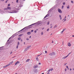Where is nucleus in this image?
Returning <instances> with one entry per match:
<instances>
[{"label": "nucleus", "instance_id": "0e129e2a", "mask_svg": "<svg viewBox=\"0 0 74 74\" xmlns=\"http://www.w3.org/2000/svg\"><path fill=\"white\" fill-rule=\"evenodd\" d=\"M24 44L25 45V42H24Z\"/></svg>", "mask_w": 74, "mask_h": 74}, {"label": "nucleus", "instance_id": "0eeeda50", "mask_svg": "<svg viewBox=\"0 0 74 74\" xmlns=\"http://www.w3.org/2000/svg\"><path fill=\"white\" fill-rule=\"evenodd\" d=\"M20 62L18 61L16 63H15V65H16V64H18V63H19Z\"/></svg>", "mask_w": 74, "mask_h": 74}, {"label": "nucleus", "instance_id": "37998d69", "mask_svg": "<svg viewBox=\"0 0 74 74\" xmlns=\"http://www.w3.org/2000/svg\"><path fill=\"white\" fill-rule=\"evenodd\" d=\"M67 64V63H65L64 64V65H65V66H66V65Z\"/></svg>", "mask_w": 74, "mask_h": 74}, {"label": "nucleus", "instance_id": "72a5a7b5", "mask_svg": "<svg viewBox=\"0 0 74 74\" xmlns=\"http://www.w3.org/2000/svg\"><path fill=\"white\" fill-rule=\"evenodd\" d=\"M50 71H51V70L50 69H49L48 71V72H49H49Z\"/></svg>", "mask_w": 74, "mask_h": 74}, {"label": "nucleus", "instance_id": "f257e3e1", "mask_svg": "<svg viewBox=\"0 0 74 74\" xmlns=\"http://www.w3.org/2000/svg\"><path fill=\"white\" fill-rule=\"evenodd\" d=\"M58 11L59 12V13H60V14H62V10H61L60 9L58 8Z\"/></svg>", "mask_w": 74, "mask_h": 74}, {"label": "nucleus", "instance_id": "ea45409f", "mask_svg": "<svg viewBox=\"0 0 74 74\" xmlns=\"http://www.w3.org/2000/svg\"><path fill=\"white\" fill-rule=\"evenodd\" d=\"M71 3H73V1H71Z\"/></svg>", "mask_w": 74, "mask_h": 74}, {"label": "nucleus", "instance_id": "09e8293b", "mask_svg": "<svg viewBox=\"0 0 74 74\" xmlns=\"http://www.w3.org/2000/svg\"><path fill=\"white\" fill-rule=\"evenodd\" d=\"M47 32H48V31H49V29H47Z\"/></svg>", "mask_w": 74, "mask_h": 74}, {"label": "nucleus", "instance_id": "5fc2aeb1", "mask_svg": "<svg viewBox=\"0 0 74 74\" xmlns=\"http://www.w3.org/2000/svg\"><path fill=\"white\" fill-rule=\"evenodd\" d=\"M72 36L73 37H74V35H72Z\"/></svg>", "mask_w": 74, "mask_h": 74}, {"label": "nucleus", "instance_id": "c03bdc74", "mask_svg": "<svg viewBox=\"0 0 74 74\" xmlns=\"http://www.w3.org/2000/svg\"><path fill=\"white\" fill-rule=\"evenodd\" d=\"M33 31H34L33 30H31V32H33Z\"/></svg>", "mask_w": 74, "mask_h": 74}, {"label": "nucleus", "instance_id": "423d86ee", "mask_svg": "<svg viewBox=\"0 0 74 74\" xmlns=\"http://www.w3.org/2000/svg\"><path fill=\"white\" fill-rule=\"evenodd\" d=\"M38 67V65H36L34 66V68H37Z\"/></svg>", "mask_w": 74, "mask_h": 74}, {"label": "nucleus", "instance_id": "473e14b6", "mask_svg": "<svg viewBox=\"0 0 74 74\" xmlns=\"http://www.w3.org/2000/svg\"><path fill=\"white\" fill-rule=\"evenodd\" d=\"M65 2H63V5H65Z\"/></svg>", "mask_w": 74, "mask_h": 74}, {"label": "nucleus", "instance_id": "6ab92c4d", "mask_svg": "<svg viewBox=\"0 0 74 74\" xmlns=\"http://www.w3.org/2000/svg\"><path fill=\"white\" fill-rule=\"evenodd\" d=\"M23 35V34H20L18 35V37H21Z\"/></svg>", "mask_w": 74, "mask_h": 74}, {"label": "nucleus", "instance_id": "f704fd0d", "mask_svg": "<svg viewBox=\"0 0 74 74\" xmlns=\"http://www.w3.org/2000/svg\"><path fill=\"white\" fill-rule=\"evenodd\" d=\"M41 35H43V32H42Z\"/></svg>", "mask_w": 74, "mask_h": 74}, {"label": "nucleus", "instance_id": "1a4fd4ad", "mask_svg": "<svg viewBox=\"0 0 74 74\" xmlns=\"http://www.w3.org/2000/svg\"><path fill=\"white\" fill-rule=\"evenodd\" d=\"M7 8L8 9V10H11V7H7Z\"/></svg>", "mask_w": 74, "mask_h": 74}, {"label": "nucleus", "instance_id": "5701e85b", "mask_svg": "<svg viewBox=\"0 0 74 74\" xmlns=\"http://www.w3.org/2000/svg\"><path fill=\"white\" fill-rule=\"evenodd\" d=\"M18 40H21V38L19 37L18 38Z\"/></svg>", "mask_w": 74, "mask_h": 74}, {"label": "nucleus", "instance_id": "a878e982", "mask_svg": "<svg viewBox=\"0 0 74 74\" xmlns=\"http://www.w3.org/2000/svg\"><path fill=\"white\" fill-rule=\"evenodd\" d=\"M24 29H25V28H24L23 29H21V30H20V31H19V32H21V31H22V30H24Z\"/></svg>", "mask_w": 74, "mask_h": 74}, {"label": "nucleus", "instance_id": "20e7f679", "mask_svg": "<svg viewBox=\"0 0 74 74\" xmlns=\"http://www.w3.org/2000/svg\"><path fill=\"white\" fill-rule=\"evenodd\" d=\"M71 43H70L68 42V46L69 47L71 46Z\"/></svg>", "mask_w": 74, "mask_h": 74}, {"label": "nucleus", "instance_id": "338daca9", "mask_svg": "<svg viewBox=\"0 0 74 74\" xmlns=\"http://www.w3.org/2000/svg\"><path fill=\"white\" fill-rule=\"evenodd\" d=\"M44 73H42L41 74H44Z\"/></svg>", "mask_w": 74, "mask_h": 74}, {"label": "nucleus", "instance_id": "a211bd4d", "mask_svg": "<svg viewBox=\"0 0 74 74\" xmlns=\"http://www.w3.org/2000/svg\"><path fill=\"white\" fill-rule=\"evenodd\" d=\"M36 60L37 61H38V57H36Z\"/></svg>", "mask_w": 74, "mask_h": 74}, {"label": "nucleus", "instance_id": "cd10ccee", "mask_svg": "<svg viewBox=\"0 0 74 74\" xmlns=\"http://www.w3.org/2000/svg\"><path fill=\"white\" fill-rule=\"evenodd\" d=\"M18 0H16V3H18Z\"/></svg>", "mask_w": 74, "mask_h": 74}, {"label": "nucleus", "instance_id": "7c9ffc66", "mask_svg": "<svg viewBox=\"0 0 74 74\" xmlns=\"http://www.w3.org/2000/svg\"><path fill=\"white\" fill-rule=\"evenodd\" d=\"M63 8H64V6L63 5H62V9H63Z\"/></svg>", "mask_w": 74, "mask_h": 74}, {"label": "nucleus", "instance_id": "6e6d98bb", "mask_svg": "<svg viewBox=\"0 0 74 74\" xmlns=\"http://www.w3.org/2000/svg\"><path fill=\"white\" fill-rule=\"evenodd\" d=\"M21 42H22V39L21 40Z\"/></svg>", "mask_w": 74, "mask_h": 74}, {"label": "nucleus", "instance_id": "f8f14e48", "mask_svg": "<svg viewBox=\"0 0 74 74\" xmlns=\"http://www.w3.org/2000/svg\"><path fill=\"white\" fill-rule=\"evenodd\" d=\"M59 16H60V20H62V17H61V15H59Z\"/></svg>", "mask_w": 74, "mask_h": 74}, {"label": "nucleus", "instance_id": "2f4dec72", "mask_svg": "<svg viewBox=\"0 0 74 74\" xmlns=\"http://www.w3.org/2000/svg\"><path fill=\"white\" fill-rule=\"evenodd\" d=\"M18 46H19V45H17V46H16V47L17 49H18Z\"/></svg>", "mask_w": 74, "mask_h": 74}, {"label": "nucleus", "instance_id": "774afa93", "mask_svg": "<svg viewBox=\"0 0 74 74\" xmlns=\"http://www.w3.org/2000/svg\"><path fill=\"white\" fill-rule=\"evenodd\" d=\"M4 1V0H2V1Z\"/></svg>", "mask_w": 74, "mask_h": 74}, {"label": "nucleus", "instance_id": "4be33fe9", "mask_svg": "<svg viewBox=\"0 0 74 74\" xmlns=\"http://www.w3.org/2000/svg\"><path fill=\"white\" fill-rule=\"evenodd\" d=\"M7 9H8L7 8H5L4 9V10H5V11L6 10H7Z\"/></svg>", "mask_w": 74, "mask_h": 74}, {"label": "nucleus", "instance_id": "dca6fc26", "mask_svg": "<svg viewBox=\"0 0 74 74\" xmlns=\"http://www.w3.org/2000/svg\"><path fill=\"white\" fill-rule=\"evenodd\" d=\"M27 49H28L26 48L25 49V50H24V51H27Z\"/></svg>", "mask_w": 74, "mask_h": 74}, {"label": "nucleus", "instance_id": "412c9836", "mask_svg": "<svg viewBox=\"0 0 74 74\" xmlns=\"http://www.w3.org/2000/svg\"><path fill=\"white\" fill-rule=\"evenodd\" d=\"M9 13H15V11H14V12H9Z\"/></svg>", "mask_w": 74, "mask_h": 74}, {"label": "nucleus", "instance_id": "393cba45", "mask_svg": "<svg viewBox=\"0 0 74 74\" xmlns=\"http://www.w3.org/2000/svg\"><path fill=\"white\" fill-rule=\"evenodd\" d=\"M19 44H20L19 42H18V45H19Z\"/></svg>", "mask_w": 74, "mask_h": 74}, {"label": "nucleus", "instance_id": "ddd939ff", "mask_svg": "<svg viewBox=\"0 0 74 74\" xmlns=\"http://www.w3.org/2000/svg\"><path fill=\"white\" fill-rule=\"evenodd\" d=\"M52 55H55V53L54 52H53L52 53Z\"/></svg>", "mask_w": 74, "mask_h": 74}, {"label": "nucleus", "instance_id": "c756f323", "mask_svg": "<svg viewBox=\"0 0 74 74\" xmlns=\"http://www.w3.org/2000/svg\"><path fill=\"white\" fill-rule=\"evenodd\" d=\"M49 55H51V56H52V53H50L49 54Z\"/></svg>", "mask_w": 74, "mask_h": 74}, {"label": "nucleus", "instance_id": "6e6552de", "mask_svg": "<svg viewBox=\"0 0 74 74\" xmlns=\"http://www.w3.org/2000/svg\"><path fill=\"white\" fill-rule=\"evenodd\" d=\"M44 48L45 50H46V49H48V47L47 46H45L44 47Z\"/></svg>", "mask_w": 74, "mask_h": 74}, {"label": "nucleus", "instance_id": "f03ea898", "mask_svg": "<svg viewBox=\"0 0 74 74\" xmlns=\"http://www.w3.org/2000/svg\"><path fill=\"white\" fill-rule=\"evenodd\" d=\"M69 56V55H68L67 56H64L63 58L62 59H66V58H67V57H68V56Z\"/></svg>", "mask_w": 74, "mask_h": 74}, {"label": "nucleus", "instance_id": "b1692460", "mask_svg": "<svg viewBox=\"0 0 74 74\" xmlns=\"http://www.w3.org/2000/svg\"><path fill=\"white\" fill-rule=\"evenodd\" d=\"M68 6H69L68 5ZM67 8L68 9H69V8H70V7L69 6H67Z\"/></svg>", "mask_w": 74, "mask_h": 74}, {"label": "nucleus", "instance_id": "2eb2a0df", "mask_svg": "<svg viewBox=\"0 0 74 74\" xmlns=\"http://www.w3.org/2000/svg\"><path fill=\"white\" fill-rule=\"evenodd\" d=\"M27 34L29 35V34H31V33H30V32H29L27 33Z\"/></svg>", "mask_w": 74, "mask_h": 74}, {"label": "nucleus", "instance_id": "7ed1b4c3", "mask_svg": "<svg viewBox=\"0 0 74 74\" xmlns=\"http://www.w3.org/2000/svg\"><path fill=\"white\" fill-rule=\"evenodd\" d=\"M66 16H65V18H64V19H63L62 20V21H64H64H63V22H65V21H66Z\"/></svg>", "mask_w": 74, "mask_h": 74}, {"label": "nucleus", "instance_id": "9d476101", "mask_svg": "<svg viewBox=\"0 0 74 74\" xmlns=\"http://www.w3.org/2000/svg\"><path fill=\"white\" fill-rule=\"evenodd\" d=\"M30 47H31V46H28L27 47V48L28 49H29V48H30Z\"/></svg>", "mask_w": 74, "mask_h": 74}, {"label": "nucleus", "instance_id": "69168bd1", "mask_svg": "<svg viewBox=\"0 0 74 74\" xmlns=\"http://www.w3.org/2000/svg\"><path fill=\"white\" fill-rule=\"evenodd\" d=\"M29 38H31V36H30L29 37Z\"/></svg>", "mask_w": 74, "mask_h": 74}, {"label": "nucleus", "instance_id": "aec40b11", "mask_svg": "<svg viewBox=\"0 0 74 74\" xmlns=\"http://www.w3.org/2000/svg\"><path fill=\"white\" fill-rule=\"evenodd\" d=\"M58 27V26H57V25H56L54 27V29H55V28H56Z\"/></svg>", "mask_w": 74, "mask_h": 74}, {"label": "nucleus", "instance_id": "c9c22d12", "mask_svg": "<svg viewBox=\"0 0 74 74\" xmlns=\"http://www.w3.org/2000/svg\"><path fill=\"white\" fill-rule=\"evenodd\" d=\"M41 55H42V53H41L40 55H38L37 56H40Z\"/></svg>", "mask_w": 74, "mask_h": 74}, {"label": "nucleus", "instance_id": "39448f33", "mask_svg": "<svg viewBox=\"0 0 74 74\" xmlns=\"http://www.w3.org/2000/svg\"><path fill=\"white\" fill-rule=\"evenodd\" d=\"M49 16V14H47V15L45 16L44 17V19H45L47 17V16Z\"/></svg>", "mask_w": 74, "mask_h": 74}, {"label": "nucleus", "instance_id": "4c0bfd02", "mask_svg": "<svg viewBox=\"0 0 74 74\" xmlns=\"http://www.w3.org/2000/svg\"><path fill=\"white\" fill-rule=\"evenodd\" d=\"M45 53H47V51H45Z\"/></svg>", "mask_w": 74, "mask_h": 74}, {"label": "nucleus", "instance_id": "680f3d73", "mask_svg": "<svg viewBox=\"0 0 74 74\" xmlns=\"http://www.w3.org/2000/svg\"><path fill=\"white\" fill-rule=\"evenodd\" d=\"M38 30V29H36V30Z\"/></svg>", "mask_w": 74, "mask_h": 74}, {"label": "nucleus", "instance_id": "58836bf2", "mask_svg": "<svg viewBox=\"0 0 74 74\" xmlns=\"http://www.w3.org/2000/svg\"><path fill=\"white\" fill-rule=\"evenodd\" d=\"M49 22H48L47 23V25H49Z\"/></svg>", "mask_w": 74, "mask_h": 74}, {"label": "nucleus", "instance_id": "9b49d317", "mask_svg": "<svg viewBox=\"0 0 74 74\" xmlns=\"http://www.w3.org/2000/svg\"><path fill=\"white\" fill-rule=\"evenodd\" d=\"M12 63H13V61H12V62L9 63V65H10V64H12Z\"/></svg>", "mask_w": 74, "mask_h": 74}, {"label": "nucleus", "instance_id": "bf43d9fd", "mask_svg": "<svg viewBox=\"0 0 74 74\" xmlns=\"http://www.w3.org/2000/svg\"><path fill=\"white\" fill-rule=\"evenodd\" d=\"M52 26L50 27V28H52Z\"/></svg>", "mask_w": 74, "mask_h": 74}, {"label": "nucleus", "instance_id": "a19ab883", "mask_svg": "<svg viewBox=\"0 0 74 74\" xmlns=\"http://www.w3.org/2000/svg\"><path fill=\"white\" fill-rule=\"evenodd\" d=\"M37 32V31L36 30H35L34 31V33H36Z\"/></svg>", "mask_w": 74, "mask_h": 74}, {"label": "nucleus", "instance_id": "c85d7f7f", "mask_svg": "<svg viewBox=\"0 0 74 74\" xmlns=\"http://www.w3.org/2000/svg\"><path fill=\"white\" fill-rule=\"evenodd\" d=\"M8 1V0H6V1L5 2V3H7V1Z\"/></svg>", "mask_w": 74, "mask_h": 74}, {"label": "nucleus", "instance_id": "3c124183", "mask_svg": "<svg viewBox=\"0 0 74 74\" xmlns=\"http://www.w3.org/2000/svg\"><path fill=\"white\" fill-rule=\"evenodd\" d=\"M38 64H39V65L41 64V63H40V62Z\"/></svg>", "mask_w": 74, "mask_h": 74}, {"label": "nucleus", "instance_id": "de8ad7c7", "mask_svg": "<svg viewBox=\"0 0 74 74\" xmlns=\"http://www.w3.org/2000/svg\"><path fill=\"white\" fill-rule=\"evenodd\" d=\"M8 6H10V4H9L8 5Z\"/></svg>", "mask_w": 74, "mask_h": 74}, {"label": "nucleus", "instance_id": "49530a36", "mask_svg": "<svg viewBox=\"0 0 74 74\" xmlns=\"http://www.w3.org/2000/svg\"><path fill=\"white\" fill-rule=\"evenodd\" d=\"M26 40H29V38H26Z\"/></svg>", "mask_w": 74, "mask_h": 74}, {"label": "nucleus", "instance_id": "4468645a", "mask_svg": "<svg viewBox=\"0 0 74 74\" xmlns=\"http://www.w3.org/2000/svg\"><path fill=\"white\" fill-rule=\"evenodd\" d=\"M29 60H30V59H27L26 61V62H29Z\"/></svg>", "mask_w": 74, "mask_h": 74}, {"label": "nucleus", "instance_id": "4d7b16f0", "mask_svg": "<svg viewBox=\"0 0 74 74\" xmlns=\"http://www.w3.org/2000/svg\"><path fill=\"white\" fill-rule=\"evenodd\" d=\"M61 33H63V31H62V32H61Z\"/></svg>", "mask_w": 74, "mask_h": 74}, {"label": "nucleus", "instance_id": "864d4df0", "mask_svg": "<svg viewBox=\"0 0 74 74\" xmlns=\"http://www.w3.org/2000/svg\"><path fill=\"white\" fill-rule=\"evenodd\" d=\"M66 68H67V69H68L69 68L68 67V66H66Z\"/></svg>", "mask_w": 74, "mask_h": 74}, {"label": "nucleus", "instance_id": "f3484780", "mask_svg": "<svg viewBox=\"0 0 74 74\" xmlns=\"http://www.w3.org/2000/svg\"><path fill=\"white\" fill-rule=\"evenodd\" d=\"M10 64H9L6 65V67H9V66H10Z\"/></svg>", "mask_w": 74, "mask_h": 74}, {"label": "nucleus", "instance_id": "052dcab7", "mask_svg": "<svg viewBox=\"0 0 74 74\" xmlns=\"http://www.w3.org/2000/svg\"><path fill=\"white\" fill-rule=\"evenodd\" d=\"M62 45H63V42H62Z\"/></svg>", "mask_w": 74, "mask_h": 74}, {"label": "nucleus", "instance_id": "e433bc0d", "mask_svg": "<svg viewBox=\"0 0 74 74\" xmlns=\"http://www.w3.org/2000/svg\"><path fill=\"white\" fill-rule=\"evenodd\" d=\"M50 70V71H52V70H53V69H51Z\"/></svg>", "mask_w": 74, "mask_h": 74}, {"label": "nucleus", "instance_id": "a18cd8bd", "mask_svg": "<svg viewBox=\"0 0 74 74\" xmlns=\"http://www.w3.org/2000/svg\"><path fill=\"white\" fill-rule=\"evenodd\" d=\"M64 30H65V29H63V30H62V32H64Z\"/></svg>", "mask_w": 74, "mask_h": 74}, {"label": "nucleus", "instance_id": "13d9d810", "mask_svg": "<svg viewBox=\"0 0 74 74\" xmlns=\"http://www.w3.org/2000/svg\"><path fill=\"white\" fill-rule=\"evenodd\" d=\"M70 71H71V69H70Z\"/></svg>", "mask_w": 74, "mask_h": 74}, {"label": "nucleus", "instance_id": "bb28decb", "mask_svg": "<svg viewBox=\"0 0 74 74\" xmlns=\"http://www.w3.org/2000/svg\"><path fill=\"white\" fill-rule=\"evenodd\" d=\"M6 67H6V66H3V68L4 69V68H6Z\"/></svg>", "mask_w": 74, "mask_h": 74}, {"label": "nucleus", "instance_id": "8fccbe9b", "mask_svg": "<svg viewBox=\"0 0 74 74\" xmlns=\"http://www.w3.org/2000/svg\"><path fill=\"white\" fill-rule=\"evenodd\" d=\"M34 24H32L31 25H29V26H32V25H34Z\"/></svg>", "mask_w": 74, "mask_h": 74}, {"label": "nucleus", "instance_id": "79ce46f5", "mask_svg": "<svg viewBox=\"0 0 74 74\" xmlns=\"http://www.w3.org/2000/svg\"><path fill=\"white\" fill-rule=\"evenodd\" d=\"M12 51H11V52H10V55H11V54H12Z\"/></svg>", "mask_w": 74, "mask_h": 74}, {"label": "nucleus", "instance_id": "603ef678", "mask_svg": "<svg viewBox=\"0 0 74 74\" xmlns=\"http://www.w3.org/2000/svg\"><path fill=\"white\" fill-rule=\"evenodd\" d=\"M51 43H53V40H52V42H51Z\"/></svg>", "mask_w": 74, "mask_h": 74}, {"label": "nucleus", "instance_id": "e2e57ef3", "mask_svg": "<svg viewBox=\"0 0 74 74\" xmlns=\"http://www.w3.org/2000/svg\"><path fill=\"white\" fill-rule=\"evenodd\" d=\"M66 69H65V71H66Z\"/></svg>", "mask_w": 74, "mask_h": 74}]
</instances>
